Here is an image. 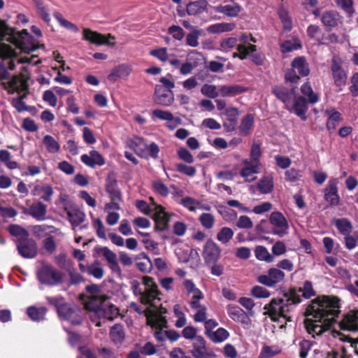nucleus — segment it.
<instances>
[{
	"instance_id": "obj_34",
	"label": "nucleus",
	"mask_w": 358,
	"mask_h": 358,
	"mask_svg": "<svg viewBox=\"0 0 358 358\" xmlns=\"http://www.w3.org/2000/svg\"><path fill=\"white\" fill-rule=\"evenodd\" d=\"M35 196H40L43 201L50 202L54 194L52 187L49 185H36L32 191Z\"/></svg>"
},
{
	"instance_id": "obj_31",
	"label": "nucleus",
	"mask_w": 358,
	"mask_h": 358,
	"mask_svg": "<svg viewBox=\"0 0 358 358\" xmlns=\"http://www.w3.org/2000/svg\"><path fill=\"white\" fill-rule=\"evenodd\" d=\"M99 251L108 262L110 268L114 272L120 273L116 254L107 247H102Z\"/></svg>"
},
{
	"instance_id": "obj_15",
	"label": "nucleus",
	"mask_w": 358,
	"mask_h": 358,
	"mask_svg": "<svg viewBox=\"0 0 358 358\" xmlns=\"http://www.w3.org/2000/svg\"><path fill=\"white\" fill-rule=\"evenodd\" d=\"M83 39L97 45H114L115 44L114 43H110L109 41V39H115V37L110 34L103 35L87 28L83 29Z\"/></svg>"
},
{
	"instance_id": "obj_12",
	"label": "nucleus",
	"mask_w": 358,
	"mask_h": 358,
	"mask_svg": "<svg viewBox=\"0 0 358 358\" xmlns=\"http://www.w3.org/2000/svg\"><path fill=\"white\" fill-rule=\"evenodd\" d=\"M152 205L154 206L152 211H154L153 219L155 221V229L158 231H164L168 228L169 216L165 212L164 208L160 205H157L152 197H150Z\"/></svg>"
},
{
	"instance_id": "obj_19",
	"label": "nucleus",
	"mask_w": 358,
	"mask_h": 358,
	"mask_svg": "<svg viewBox=\"0 0 358 358\" xmlns=\"http://www.w3.org/2000/svg\"><path fill=\"white\" fill-rule=\"evenodd\" d=\"M338 179L331 178L324 189V199L331 206L339 204L340 196L338 193Z\"/></svg>"
},
{
	"instance_id": "obj_30",
	"label": "nucleus",
	"mask_w": 358,
	"mask_h": 358,
	"mask_svg": "<svg viewBox=\"0 0 358 358\" xmlns=\"http://www.w3.org/2000/svg\"><path fill=\"white\" fill-rule=\"evenodd\" d=\"M80 158L83 163L90 167L103 166L105 164L103 157L96 150H92L89 155H83Z\"/></svg>"
},
{
	"instance_id": "obj_20",
	"label": "nucleus",
	"mask_w": 358,
	"mask_h": 358,
	"mask_svg": "<svg viewBox=\"0 0 358 358\" xmlns=\"http://www.w3.org/2000/svg\"><path fill=\"white\" fill-rule=\"evenodd\" d=\"M343 17L336 10H325L321 15V22L327 28H335L342 24Z\"/></svg>"
},
{
	"instance_id": "obj_44",
	"label": "nucleus",
	"mask_w": 358,
	"mask_h": 358,
	"mask_svg": "<svg viewBox=\"0 0 358 358\" xmlns=\"http://www.w3.org/2000/svg\"><path fill=\"white\" fill-rule=\"evenodd\" d=\"M234 231L227 227H222L217 234L216 238L223 245H227L233 238Z\"/></svg>"
},
{
	"instance_id": "obj_4",
	"label": "nucleus",
	"mask_w": 358,
	"mask_h": 358,
	"mask_svg": "<svg viewBox=\"0 0 358 358\" xmlns=\"http://www.w3.org/2000/svg\"><path fill=\"white\" fill-rule=\"evenodd\" d=\"M143 284L145 286L143 290L140 288L138 283L133 286L135 295L139 296L141 303L148 305L150 307L157 308L155 301H160L159 295L161 294L157 285L154 281V279L150 276H144L143 278Z\"/></svg>"
},
{
	"instance_id": "obj_59",
	"label": "nucleus",
	"mask_w": 358,
	"mask_h": 358,
	"mask_svg": "<svg viewBox=\"0 0 358 358\" xmlns=\"http://www.w3.org/2000/svg\"><path fill=\"white\" fill-rule=\"evenodd\" d=\"M278 15L283 24L284 29L287 31L291 30L292 27V20L288 11L285 8H280L278 10Z\"/></svg>"
},
{
	"instance_id": "obj_13",
	"label": "nucleus",
	"mask_w": 358,
	"mask_h": 358,
	"mask_svg": "<svg viewBox=\"0 0 358 358\" xmlns=\"http://www.w3.org/2000/svg\"><path fill=\"white\" fill-rule=\"evenodd\" d=\"M270 223L276 229L273 230V234L279 236H283L288 234L289 224L285 217L278 211L271 213L269 217Z\"/></svg>"
},
{
	"instance_id": "obj_23",
	"label": "nucleus",
	"mask_w": 358,
	"mask_h": 358,
	"mask_svg": "<svg viewBox=\"0 0 358 358\" xmlns=\"http://www.w3.org/2000/svg\"><path fill=\"white\" fill-rule=\"evenodd\" d=\"M287 110L291 113H295L303 120H306L307 118L306 113L308 110L306 99L303 96L296 97V95L295 99L293 100V102H292Z\"/></svg>"
},
{
	"instance_id": "obj_62",
	"label": "nucleus",
	"mask_w": 358,
	"mask_h": 358,
	"mask_svg": "<svg viewBox=\"0 0 358 358\" xmlns=\"http://www.w3.org/2000/svg\"><path fill=\"white\" fill-rule=\"evenodd\" d=\"M182 285L188 296L196 295L202 292L192 280L186 279L183 281Z\"/></svg>"
},
{
	"instance_id": "obj_14",
	"label": "nucleus",
	"mask_w": 358,
	"mask_h": 358,
	"mask_svg": "<svg viewBox=\"0 0 358 358\" xmlns=\"http://www.w3.org/2000/svg\"><path fill=\"white\" fill-rule=\"evenodd\" d=\"M57 313L60 317L69 321L72 324L77 325L81 322L79 310L74 305L64 303L62 306L58 308Z\"/></svg>"
},
{
	"instance_id": "obj_48",
	"label": "nucleus",
	"mask_w": 358,
	"mask_h": 358,
	"mask_svg": "<svg viewBox=\"0 0 358 358\" xmlns=\"http://www.w3.org/2000/svg\"><path fill=\"white\" fill-rule=\"evenodd\" d=\"M199 221L206 229H211L215 225V216L209 213H203L199 217Z\"/></svg>"
},
{
	"instance_id": "obj_61",
	"label": "nucleus",
	"mask_w": 358,
	"mask_h": 358,
	"mask_svg": "<svg viewBox=\"0 0 358 358\" xmlns=\"http://www.w3.org/2000/svg\"><path fill=\"white\" fill-rule=\"evenodd\" d=\"M54 17L58 21V22L62 27L67 29L71 30L73 32L78 31V27L74 24L64 18L61 13L56 12L54 13Z\"/></svg>"
},
{
	"instance_id": "obj_28",
	"label": "nucleus",
	"mask_w": 358,
	"mask_h": 358,
	"mask_svg": "<svg viewBox=\"0 0 358 358\" xmlns=\"http://www.w3.org/2000/svg\"><path fill=\"white\" fill-rule=\"evenodd\" d=\"M27 213L38 221L46 219L47 206L42 201L34 202L29 208Z\"/></svg>"
},
{
	"instance_id": "obj_21",
	"label": "nucleus",
	"mask_w": 358,
	"mask_h": 358,
	"mask_svg": "<svg viewBox=\"0 0 358 358\" xmlns=\"http://www.w3.org/2000/svg\"><path fill=\"white\" fill-rule=\"evenodd\" d=\"M243 166L240 171L241 176L248 182L255 180L256 177L254 175L259 173L261 164L252 162L246 159L243 161Z\"/></svg>"
},
{
	"instance_id": "obj_54",
	"label": "nucleus",
	"mask_w": 358,
	"mask_h": 358,
	"mask_svg": "<svg viewBox=\"0 0 358 358\" xmlns=\"http://www.w3.org/2000/svg\"><path fill=\"white\" fill-rule=\"evenodd\" d=\"M87 273L97 279H101L103 276L104 271L99 262H94L87 267Z\"/></svg>"
},
{
	"instance_id": "obj_11",
	"label": "nucleus",
	"mask_w": 358,
	"mask_h": 358,
	"mask_svg": "<svg viewBox=\"0 0 358 358\" xmlns=\"http://www.w3.org/2000/svg\"><path fill=\"white\" fill-rule=\"evenodd\" d=\"M285 273L278 268H271L266 274L260 275L257 278V281L269 287H273L275 285L282 282L285 279Z\"/></svg>"
},
{
	"instance_id": "obj_6",
	"label": "nucleus",
	"mask_w": 358,
	"mask_h": 358,
	"mask_svg": "<svg viewBox=\"0 0 358 358\" xmlns=\"http://www.w3.org/2000/svg\"><path fill=\"white\" fill-rule=\"evenodd\" d=\"M15 55L13 49L7 45L1 44L0 45V81L2 85L3 82H8L10 80V73L8 70L13 71L15 68L13 59H8Z\"/></svg>"
},
{
	"instance_id": "obj_40",
	"label": "nucleus",
	"mask_w": 358,
	"mask_h": 358,
	"mask_svg": "<svg viewBox=\"0 0 358 358\" xmlns=\"http://www.w3.org/2000/svg\"><path fill=\"white\" fill-rule=\"evenodd\" d=\"M110 336L113 343L121 344L124 339L125 333L121 324H116L111 327Z\"/></svg>"
},
{
	"instance_id": "obj_47",
	"label": "nucleus",
	"mask_w": 358,
	"mask_h": 358,
	"mask_svg": "<svg viewBox=\"0 0 358 358\" xmlns=\"http://www.w3.org/2000/svg\"><path fill=\"white\" fill-rule=\"evenodd\" d=\"M206 7V1L203 0L191 2L187 6V12L190 15H195L202 13Z\"/></svg>"
},
{
	"instance_id": "obj_64",
	"label": "nucleus",
	"mask_w": 358,
	"mask_h": 358,
	"mask_svg": "<svg viewBox=\"0 0 358 358\" xmlns=\"http://www.w3.org/2000/svg\"><path fill=\"white\" fill-rule=\"evenodd\" d=\"M154 190L162 196H167L169 193L168 187L160 180L154 181L152 183Z\"/></svg>"
},
{
	"instance_id": "obj_26",
	"label": "nucleus",
	"mask_w": 358,
	"mask_h": 358,
	"mask_svg": "<svg viewBox=\"0 0 358 358\" xmlns=\"http://www.w3.org/2000/svg\"><path fill=\"white\" fill-rule=\"evenodd\" d=\"M91 310L96 312L99 316L110 321L118 315V309L114 305L107 303V301L102 302L97 308H92Z\"/></svg>"
},
{
	"instance_id": "obj_56",
	"label": "nucleus",
	"mask_w": 358,
	"mask_h": 358,
	"mask_svg": "<svg viewBox=\"0 0 358 358\" xmlns=\"http://www.w3.org/2000/svg\"><path fill=\"white\" fill-rule=\"evenodd\" d=\"M281 352V350L278 346H268L265 345L262 348V350L259 356V358H271L277 355Z\"/></svg>"
},
{
	"instance_id": "obj_24",
	"label": "nucleus",
	"mask_w": 358,
	"mask_h": 358,
	"mask_svg": "<svg viewBox=\"0 0 358 358\" xmlns=\"http://www.w3.org/2000/svg\"><path fill=\"white\" fill-rule=\"evenodd\" d=\"M106 191L110 200L122 201V193L117 187V181L113 173H109L106 178Z\"/></svg>"
},
{
	"instance_id": "obj_51",
	"label": "nucleus",
	"mask_w": 358,
	"mask_h": 358,
	"mask_svg": "<svg viewBox=\"0 0 358 358\" xmlns=\"http://www.w3.org/2000/svg\"><path fill=\"white\" fill-rule=\"evenodd\" d=\"M43 143L49 152L56 153L59 152L60 145L52 136L45 135L43 137Z\"/></svg>"
},
{
	"instance_id": "obj_17",
	"label": "nucleus",
	"mask_w": 358,
	"mask_h": 358,
	"mask_svg": "<svg viewBox=\"0 0 358 358\" xmlns=\"http://www.w3.org/2000/svg\"><path fill=\"white\" fill-rule=\"evenodd\" d=\"M19 253L25 258H33L37 254V245L32 238H25L17 243Z\"/></svg>"
},
{
	"instance_id": "obj_25",
	"label": "nucleus",
	"mask_w": 358,
	"mask_h": 358,
	"mask_svg": "<svg viewBox=\"0 0 358 358\" xmlns=\"http://www.w3.org/2000/svg\"><path fill=\"white\" fill-rule=\"evenodd\" d=\"M145 312L147 317V322L152 328L161 329L166 327L167 321L164 316L159 315L155 311H152L150 308H147Z\"/></svg>"
},
{
	"instance_id": "obj_8",
	"label": "nucleus",
	"mask_w": 358,
	"mask_h": 358,
	"mask_svg": "<svg viewBox=\"0 0 358 358\" xmlns=\"http://www.w3.org/2000/svg\"><path fill=\"white\" fill-rule=\"evenodd\" d=\"M343 61L337 57L334 56L331 59V70L334 84L339 87L341 90L342 87L346 85L347 73L342 67Z\"/></svg>"
},
{
	"instance_id": "obj_55",
	"label": "nucleus",
	"mask_w": 358,
	"mask_h": 358,
	"mask_svg": "<svg viewBox=\"0 0 358 358\" xmlns=\"http://www.w3.org/2000/svg\"><path fill=\"white\" fill-rule=\"evenodd\" d=\"M0 161L3 162L9 169L17 167V163L11 160V154L6 150H0Z\"/></svg>"
},
{
	"instance_id": "obj_39",
	"label": "nucleus",
	"mask_w": 358,
	"mask_h": 358,
	"mask_svg": "<svg viewBox=\"0 0 358 358\" xmlns=\"http://www.w3.org/2000/svg\"><path fill=\"white\" fill-rule=\"evenodd\" d=\"M235 27L234 23L220 22L210 25L207 31L211 34H220L232 31Z\"/></svg>"
},
{
	"instance_id": "obj_10",
	"label": "nucleus",
	"mask_w": 358,
	"mask_h": 358,
	"mask_svg": "<svg viewBox=\"0 0 358 358\" xmlns=\"http://www.w3.org/2000/svg\"><path fill=\"white\" fill-rule=\"evenodd\" d=\"M85 289L90 294L89 301L85 303L87 309L97 308L102 302H105L109 299L107 295L101 293L99 287L96 285H88Z\"/></svg>"
},
{
	"instance_id": "obj_46",
	"label": "nucleus",
	"mask_w": 358,
	"mask_h": 358,
	"mask_svg": "<svg viewBox=\"0 0 358 358\" xmlns=\"http://www.w3.org/2000/svg\"><path fill=\"white\" fill-rule=\"evenodd\" d=\"M255 257L258 260L271 263L274 261V257L264 246H257L255 250Z\"/></svg>"
},
{
	"instance_id": "obj_36",
	"label": "nucleus",
	"mask_w": 358,
	"mask_h": 358,
	"mask_svg": "<svg viewBox=\"0 0 358 358\" xmlns=\"http://www.w3.org/2000/svg\"><path fill=\"white\" fill-rule=\"evenodd\" d=\"M245 91V89L240 85H221L219 86L220 96H235Z\"/></svg>"
},
{
	"instance_id": "obj_41",
	"label": "nucleus",
	"mask_w": 358,
	"mask_h": 358,
	"mask_svg": "<svg viewBox=\"0 0 358 358\" xmlns=\"http://www.w3.org/2000/svg\"><path fill=\"white\" fill-rule=\"evenodd\" d=\"M258 189L263 194L270 193L273 189V181L271 175L264 176L258 182Z\"/></svg>"
},
{
	"instance_id": "obj_50",
	"label": "nucleus",
	"mask_w": 358,
	"mask_h": 358,
	"mask_svg": "<svg viewBox=\"0 0 358 358\" xmlns=\"http://www.w3.org/2000/svg\"><path fill=\"white\" fill-rule=\"evenodd\" d=\"M301 92L303 96H306L308 99V102L311 104H314L318 101V95L315 93L308 83H304L301 87Z\"/></svg>"
},
{
	"instance_id": "obj_5",
	"label": "nucleus",
	"mask_w": 358,
	"mask_h": 358,
	"mask_svg": "<svg viewBox=\"0 0 358 358\" xmlns=\"http://www.w3.org/2000/svg\"><path fill=\"white\" fill-rule=\"evenodd\" d=\"M64 276V273L48 264H43L37 271L38 281L49 286H55L62 283Z\"/></svg>"
},
{
	"instance_id": "obj_2",
	"label": "nucleus",
	"mask_w": 358,
	"mask_h": 358,
	"mask_svg": "<svg viewBox=\"0 0 358 358\" xmlns=\"http://www.w3.org/2000/svg\"><path fill=\"white\" fill-rule=\"evenodd\" d=\"M29 73L26 67H23L20 73L14 75L8 82H3L2 86L7 91L8 94H13L17 93L18 96L12 98L11 105L19 113L29 110V107L24 101V99L29 94V85L27 80Z\"/></svg>"
},
{
	"instance_id": "obj_1",
	"label": "nucleus",
	"mask_w": 358,
	"mask_h": 358,
	"mask_svg": "<svg viewBox=\"0 0 358 358\" xmlns=\"http://www.w3.org/2000/svg\"><path fill=\"white\" fill-rule=\"evenodd\" d=\"M340 308V299L336 296H322L312 301L305 312L307 332L315 338L328 331L338 317Z\"/></svg>"
},
{
	"instance_id": "obj_3",
	"label": "nucleus",
	"mask_w": 358,
	"mask_h": 358,
	"mask_svg": "<svg viewBox=\"0 0 358 358\" xmlns=\"http://www.w3.org/2000/svg\"><path fill=\"white\" fill-rule=\"evenodd\" d=\"M301 297L295 290H290L289 294H285L283 298H274L264 307V315H267L273 321H276L279 317H282L287 322H291L292 316L287 313L292 310L294 306L301 302Z\"/></svg>"
},
{
	"instance_id": "obj_43",
	"label": "nucleus",
	"mask_w": 358,
	"mask_h": 358,
	"mask_svg": "<svg viewBox=\"0 0 358 358\" xmlns=\"http://www.w3.org/2000/svg\"><path fill=\"white\" fill-rule=\"evenodd\" d=\"M46 313L47 308L45 307L36 308L35 306H30L27 310V315L34 321L43 320Z\"/></svg>"
},
{
	"instance_id": "obj_57",
	"label": "nucleus",
	"mask_w": 358,
	"mask_h": 358,
	"mask_svg": "<svg viewBox=\"0 0 358 358\" xmlns=\"http://www.w3.org/2000/svg\"><path fill=\"white\" fill-rule=\"evenodd\" d=\"M201 31L198 29H194L192 31L188 33L186 36V44L192 48H196L199 46V37L201 35Z\"/></svg>"
},
{
	"instance_id": "obj_58",
	"label": "nucleus",
	"mask_w": 358,
	"mask_h": 358,
	"mask_svg": "<svg viewBox=\"0 0 358 358\" xmlns=\"http://www.w3.org/2000/svg\"><path fill=\"white\" fill-rule=\"evenodd\" d=\"M8 231L11 235L18 237L20 240L24 239L29 236L28 231L17 224L10 225Z\"/></svg>"
},
{
	"instance_id": "obj_7",
	"label": "nucleus",
	"mask_w": 358,
	"mask_h": 358,
	"mask_svg": "<svg viewBox=\"0 0 358 358\" xmlns=\"http://www.w3.org/2000/svg\"><path fill=\"white\" fill-rule=\"evenodd\" d=\"M10 33L5 34L3 38H1L0 41H8L11 43L16 44L22 50L29 51L31 49L27 46V43L30 39V36L27 29H23L20 32H15L13 29L8 27Z\"/></svg>"
},
{
	"instance_id": "obj_37",
	"label": "nucleus",
	"mask_w": 358,
	"mask_h": 358,
	"mask_svg": "<svg viewBox=\"0 0 358 358\" xmlns=\"http://www.w3.org/2000/svg\"><path fill=\"white\" fill-rule=\"evenodd\" d=\"M67 215L70 222L73 226L75 234L77 233L76 227L80 226L85 220V215L79 210H69Z\"/></svg>"
},
{
	"instance_id": "obj_60",
	"label": "nucleus",
	"mask_w": 358,
	"mask_h": 358,
	"mask_svg": "<svg viewBox=\"0 0 358 358\" xmlns=\"http://www.w3.org/2000/svg\"><path fill=\"white\" fill-rule=\"evenodd\" d=\"M201 92L210 99L216 98L220 95L219 88L217 89L215 85L209 84L203 85L201 89Z\"/></svg>"
},
{
	"instance_id": "obj_35",
	"label": "nucleus",
	"mask_w": 358,
	"mask_h": 358,
	"mask_svg": "<svg viewBox=\"0 0 358 358\" xmlns=\"http://www.w3.org/2000/svg\"><path fill=\"white\" fill-rule=\"evenodd\" d=\"M131 71L129 66L121 64L115 67L112 72L108 75V78L110 81L115 82L117 78H125L128 77Z\"/></svg>"
},
{
	"instance_id": "obj_29",
	"label": "nucleus",
	"mask_w": 358,
	"mask_h": 358,
	"mask_svg": "<svg viewBox=\"0 0 358 358\" xmlns=\"http://www.w3.org/2000/svg\"><path fill=\"white\" fill-rule=\"evenodd\" d=\"M358 310L350 313L345 315L340 322V327L343 330L357 331L358 330Z\"/></svg>"
},
{
	"instance_id": "obj_33",
	"label": "nucleus",
	"mask_w": 358,
	"mask_h": 358,
	"mask_svg": "<svg viewBox=\"0 0 358 358\" xmlns=\"http://www.w3.org/2000/svg\"><path fill=\"white\" fill-rule=\"evenodd\" d=\"M191 352L195 358H203L205 357L206 353V341L202 336L195 337Z\"/></svg>"
},
{
	"instance_id": "obj_18",
	"label": "nucleus",
	"mask_w": 358,
	"mask_h": 358,
	"mask_svg": "<svg viewBox=\"0 0 358 358\" xmlns=\"http://www.w3.org/2000/svg\"><path fill=\"white\" fill-rule=\"evenodd\" d=\"M155 102L157 104L169 106L174 101V94L172 90H166L162 86L157 85L154 94Z\"/></svg>"
},
{
	"instance_id": "obj_16",
	"label": "nucleus",
	"mask_w": 358,
	"mask_h": 358,
	"mask_svg": "<svg viewBox=\"0 0 358 358\" xmlns=\"http://www.w3.org/2000/svg\"><path fill=\"white\" fill-rule=\"evenodd\" d=\"M272 92L285 104L286 109H287L292 102H293V100L295 99V96L296 95V89L294 87L289 90L281 85L275 86L272 89Z\"/></svg>"
},
{
	"instance_id": "obj_22",
	"label": "nucleus",
	"mask_w": 358,
	"mask_h": 358,
	"mask_svg": "<svg viewBox=\"0 0 358 358\" xmlns=\"http://www.w3.org/2000/svg\"><path fill=\"white\" fill-rule=\"evenodd\" d=\"M249 37L243 34H242L238 41H239L241 44L237 45V50L238 52H234L233 57H238L241 59H244L247 57V56L252 52L256 51V45L249 44L248 43Z\"/></svg>"
},
{
	"instance_id": "obj_9",
	"label": "nucleus",
	"mask_w": 358,
	"mask_h": 358,
	"mask_svg": "<svg viewBox=\"0 0 358 358\" xmlns=\"http://www.w3.org/2000/svg\"><path fill=\"white\" fill-rule=\"evenodd\" d=\"M220 247L212 239H208L203 245L202 257L205 264L218 262L221 257Z\"/></svg>"
},
{
	"instance_id": "obj_42",
	"label": "nucleus",
	"mask_w": 358,
	"mask_h": 358,
	"mask_svg": "<svg viewBox=\"0 0 358 358\" xmlns=\"http://www.w3.org/2000/svg\"><path fill=\"white\" fill-rule=\"evenodd\" d=\"M229 336V333L225 329L220 327L216 331L208 334L207 337L213 343H219L224 341Z\"/></svg>"
},
{
	"instance_id": "obj_38",
	"label": "nucleus",
	"mask_w": 358,
	"mask_h": 358,
	"mask_svg": "<svg viewBox=\"0 0 358 358\" xmlns=\"http://www.w3.org/2000/svg\"><path fill=\"white\" fill-rule=\"evenodd\" d=\"M292 67L301 76H307L310 73L308 64L303 57L295 58L292 62Z\"/></svg>"
},
{
	"instance_id": "obj_45",
	"label": "nucleus",
	"mask_w": 358,
	"mask_h": 358,
	"mask_svg": "<svg viewBox=\"0 0 358 358\" xmlns=\"http://www.w3.org/2000/svg\"><path fill=\"white\" fill-rule=\"evenodd\" d=\"M254 123V117L252 115H246L241 120L239 126V133L242 136H247L250 133V130L252 127Z\"/></svg>"
},
{
	"instance_id": "obj_49",
	"label": "nucleus",
	"mask_w": 358,
	"mask_h": 358,
	"mask_svg": "<svg viewBox=\"0 0 358 358\" xmlns=\"http://www.w3.org/2000/svg\"><path fill=\"white\" fill-rule=\"evenodd\" d=\"M339 8L342 9L348 17H352L355 13L353 0H334Z\"/></svg>"
},
{
	"instance_id": "obj_32",
	"label": "nucleus",
	"mask_w": 358,
	"mask_h": 358,
	"mask_svg": "<svg viewBox=\"0 0 358 358\" xmlns=\"http://www.w3.org/2000/svg\"><path fill=\"white\" fill-rule=\"evenodd\" d=\"M227 309L229 316L233 320L242 324L248 322V317L247 314L238 306L229 305Z\"/></svg>"
},
{
	"instance_id": "obj_53",
	"label": "nucleus",
	"mask_w": 358,
	"mask_h": 358,
	"mask_svg": "<svg viewBox=\"0 0 358 358\" xmlns=\"http://www.w3.org/2000/svg\"><path fill=\"white\" fill-rule=\"evenodd\" d=\"M152 114L156 117L163 120H168V121H172L174 120L177 124H181V120L179 117H174L173 115L169 112V111H164L162 110H154L152 111Z\"/></svg>"
},
{
	"instance_id": "obj_63",
	"label": "nucleus",
	"mask_w": 358,
	"mask_h": 358,
	"mask_svg": "<svg viewBox=\"0 0 358 358\" xmlns=\"http://www.w3.org/2000/svg\"><path fill=\"white\" fill-rule=\"evenodd\" d=\"M238 39L230 37L222 40L220 43V49L224 52H228L237 45Z\"/></svg>"
},
{
	"instance_id": "obj_52",
	"label": "nucleus",
	"mask_w": 358,
	"mask_h": 358,
	"mask_svg": "<svg viewBox=\"0 0 358 358\" xmlns=\"http://www.w3.org/2000/svg\"><path fill=\"white\" fill-rule=\"evenodd\" d=\"M130 146L139 155H145V147H147V144L144 143L143 138L139 137H134L130 142Z\"/></svg>"
},
{
	"instance_id": "obj_27",
	"label": "nucleus",
	"mask_w": 358,
	"mask_h": 358,
	"mask_svg": "<svg viewBox=\"0 0 358 358\" xmlns=\"http://www.w3.org/2000/svg\"><path fill=\"white\" fill-rule=\"evenodd\" d=\"M214 10L216 13H222L227 17H235L241 12V7L237 3L231 1L228 3L214 7Z\"/></svg>"
}]
</instances>
